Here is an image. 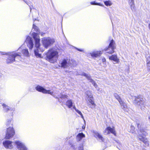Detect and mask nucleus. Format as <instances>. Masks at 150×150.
Here are the masks:
<instances>
[{"instance_id": "obj_1", "label": "nucleus", "mask_w": 150, "mask_h": 150, "mask_svg": "<svg viewBox=\"0 0 150 150\" xmlns=\"http://www.w3.org/2000/svg\"><path fill=\"white\" fill-rule=\"evenodd\" d=\"M59 49L52 47L46 53V59L51 63L55 62L59 57Z\"/></svg>"}, {"instance_id": "obj_2", "label": "nucleus", "mask_w": 150, "mask_h": 150, "mask_svg": "<svg viewBox=\"0 0 150 150\" xmlns=\"http://www.w3.org/2000/svg\"><path fill=\"white\" fill-rule=\"evenodd\" d=\"M33 38L35 40V47L36 49L34 50V53L35 55L37 57H41V55L39 53V50H40L41 52H43L44 50V49H40L39 48L40 46V39L37 33L33 32L32 34Z\"/></svg>"}, {"instance_id": "obj_3", "label": "nucleus", "mask_w": 150, "mask_h": 150, "mask_svg": "<svg viewBox=\"0 0 150 150\" xmlns=\"http://www.w3.org/2000/svg\"><path fill=\"white\" fill-rule=\"evenodd\" d=\"M55 42L54 39L49 37H45L42 38V44L43 46L46 49L52 45Z\"/></svg>"}, {"instance_id": "obj_4", "label": "nucleus", "mask_w": 150, "mask_h": 150, "mask_svg": "<svg viewBox=\"0 0 150 150\" xmlns=\"http://www.w3.org/2000/svg\"><path fill=\"white\" fill-rule=\"evenodd\" d=\"M76 63V62L74 61H73L68 59H64L61 61V67L64 68H66L70 66H74L75 65Z\"/></svg>"}, {"instance_id": "obj_5", "label": "nucleus", "mask_w": 150, "mask_h": 150, "mask_svg": "<svg viewBox=\"0 0 150 150\" xmlns=\"http://www.w3.org/2000/svg\"><path fill=\"white\" fill-rule=\"evenodd\" d=\"M134 102L137 103V105L141 108L144 107L146 105V101L145 99L141 96L135 97Z\"/></svg>"}, {"instance_id": "obj_6", "label": "nucleus", "mask_w": 150, "mask_h": 150, "mask_svg": "<svg viewBox=\"0 0 150 150\" xmlns=\"http://www.w3.org/2000/svg\"><path fill=\"white\" fill-rule=\"evenodd\" d=\"M21 57V54L17 53L14 52H12L8 56V57L7 60V62L8 63H11L15 61V58L18 57L20 59Z\"/></svg>"}, {"instance_id": "obj_7", "label": "nucleus", "mask_w": 150, "mask_h": 150, "mask_svg": "<svg viewBox=\"0 0 150 150\" xmlns=\"http://www.w3.org/2000/svg\"><path fill=\"white\" fill-rule=\"evenodd\" d=\"M15 144L18 150H29L25 144L20 141H15Z\"/></svg>"}, {"instance_id": "obj_8", "label": "nucleus", "mask_w": 150, "mask_h": 150, "mask_svg": "<svg viewBox=\"0 0 150 150\" xmlns=\"http://www.w3.org/2000/svg\"><path fill=\"white\" fill-rule=\"evenodd\" d=\"M115 43L113 40L111 41L108 47L105 49V51H107V53L110 54H112L114 51V49L115 48Z\"/></svg>"}, {"instance_id": "obj_9", "label": "nucleus", "mask_w": 150, "mask_h": 150, "mask_svg": "<svg viewBox=\"0 0 150 150\" xmlns=\"http://www.w3.org/2000/svg\"><path fill=\"white\" fill-rule=\"evenodd\" d=\"M76 75H81L86 77L96 88L97 87L98 85L97 84L95 81L91 79L90 74H86L83 72H80L79 74H77Z\"/></svg>"}, {"instance_id": "obj_10", "label": "nucleus", "mask_w": 150, "mask_h": 150, "mask_svg": "<svg viewBox=\"0 0 150 150\" xmlns=\"http://www.w3.org/2000/svg\"><path fill=\"white\" fill-rule=\"evenodd\" d=\"M15 133L13 127H10L7 129L5 138L6 139H9L13 136Z\"/></svg>"}, {"instance_id": "obj_11", "label": "nucleus", "mask_w": 150, "mask_h": 150, "mask_svg": "<svg viewBox=\"0 0 150 150\" xmlns=\"http://www.w3.org/2000/svg\"><path fill=\"white\" fill-rule=\"evenodd\" d=\"M4 146L6 149H11L15 146V141L12 142L10 140H6L3 143Z\"/></svg>"}, {"instance_id": "obj_12", "label": "nucleus", "mask_w": 150, "mask_h": 150, "mask_svg": "<svg viewBox=\"0 0 150 150\" xmlns=\"http://www.w3.org/2000/svg\"><path fill=\"white\" fill-rule=\"evenodd\" d=\"M35 88L37 91L42 92L44 93H47L50 94L53 96H54L53 94V93L52 91H51L50 90H47L40 86H37Z\"/></svg>"}, {"instance_id": "obj_13", "label": "nucleus", "mask_w": 150, "mask_h": 150, "mask_svg": "<svg viewBox=\"0 0 150 150\" xmlns=\"http://www.w3.org/2000/svg\"><path fill=\"white\" fill-rule=\"evenodd\" d=\"M88 100L93 106H95L96 104L93 99V97L91 92L90 91H87L86 93Z\"/></svg>"}, {"instance_id": "obj_14", "label": "nucleus", "mask_w": 150, "mask_h": 150, "mask_svg": "<svg viewBox=\"0 0 150 150\" xmlns=\"http://www.w3.org/2000/svg\"><path fill=\"white\" fill-rule=\"evenodd\" d=\"M25 43L27 44L30 49H32L34 45L32 38L28 36L25 41Z\"/></svg>"}, {"instance_id": "obj_15", "label": "nucleus", "mask_w": 150, "mask_h": 150, "mask_svg": "<svg viewBox=\"0 0 150 150\" xmlns=\"http://www.w3.org/2000/svg\"><path fill=\"white\" fill-rule=\"evenodd\" d=\"M104 133L106 134H109L110 133L114 134L116 136V133L115 130V128L114 127H107L106 129L104 131Z\"/></svg>"}, {"instance_id": "obj_16", "label": "nucleus", "mask_w": 150, "mask_h": 150, "mask_svg": "<svg viewBox=\"0 0 150 150\" xmlns=\"http://www.w3.org/2000/svg\"><path fill=\"white\" fill-rule=\"evenodd\" d=\"M137 125L138 128H140V132L141 133V134L139 133V135L138 136L139 137H140V136H141V135H142L144 136H146L148 135V133L146 132V130L143 129H141V125H140V124L139 123V122H137Z\"/></svg>"}, {"instance_id": "obj_17", "label": "nucleus", "mask_w": 150, "mask_h": 150, "mask_svg": "<svg viewBox=\"0 0 150 150\" xmlns=\"http://www.w3.org/2000/svg\"><path fill=\"white\" fill-rule=\"evenodd\" d=\"M109 59L110 60H113L117 63H118L119 62V59L117 58L116 54H113L109 56Z\"/></svg>"}, {"instance_id": "obj_18", "label": "nucleus", "mask_w": 150, "mask_h": 150, "mask_svg": "<svg viewBox=\"0 0 150 150\" xmlns=\"http://www.w3.org/2000/svg\"><path fill=\"white\" fill-rule=\"evenodd\" d=\"M93 134L94 137L97 139H98L100 140L102 142L104 141V139L103 137L100 134V133L96 131H94L93 132Z\"/></svg>"}, {"instance_id": "obj_19", "label": "nucleus", "mask_w": 150, "mask_h": 150, "mask_svg": "<svg viewBox=\"0 0 150 150\" xmlns=\"http://www.w3.org/2000/svg\"><path fill=\"white\" fill-rule=\"evenodd\" d=\"M122 108L123 109V110L126 112H128L129 110V109L128 108L126 104L122 100L119 103Z\"/></svg>"}, {"instance_id": "obj_20", "label": "nucleus", "mask_w": 150, "mask_h": 150, "mask_svg": "<svg viewBox=\"0 0 150 150\" xmlns=\"http://www.w3.org/2000/svg\"><path fill=\"white\" fill-rule=\"evenodd\" d=\"M146 64L147 68L150 70V55L149 54L146 56Z\"/></svg>"}, {"instance_id": "obj_21", "label": "nucleus", "mask_w": 150, "mask_h": 150, "mask_svg": "<svg viewBox=\"0 0 150 150\" xmlns=\"http://www.w3.org/2000/svg\"><path fill=\"white\" fill-rule=\"evenodd\" d=\"M139 139L141 141H142L146 145L148 146L149 143L148 139L145 137H144L142 136L138 137Z\"/></svg>"}, {"instance_id": "obj_22", "label": "nucleus", "mask_w": 150, "mask_h": 150, "mask_svg": "<svg viewBox=\"0 0 150 150\" xmlns=\"http://www.w3.org/2000/svg\"><path fill=\"white\" fill-rule=\"evenodd\" d=\"M102 54V52L101 51L94 52L90 53L91 56L93 57H97L100 55Z\"/></svg>"}, {"instance_id": "obj_23", "label": "nucleus", "mask_w": 150, "mask_h": 150, "mask_svg": "<svg viewBox=\"0 0 150 150\" xmlns=\"http://www.w3.org/2000/svg\"><path fill=\"white\" fill-rule=\"evenodd\" d=\"M85 137V135L82 133H79L76 136V139L77 141H79Z\"/></svg>"}, {"instance_id": "obj_24", "label": "nucleus", "mask_w": 150, "mask_h": 150, "mask_svg": "<svg viewBox=\"0 0 150 150\" xmlns=\"http://www.w3.org/2000/svg\"><path fill=\"white\" fill-rule=\"evenodd\" d=\"M128 3L132 10L134 9V0H128Z\"/></svg>"}, {"instance_id": "obj_25", "label": "nucleus", "mask_w": 150, "mask_h": 150, "mask_svg": "<svg viewBox=\"0 0 150 150\" xmlns=\"http://www.w3.org/2000/svg\"><path fill=\"white\" fill-rule=\"evenodd\" d=\"M73 104L71 100H68L66 102V105L69 108H71L72 107Z\"/></svg>"}, {"instance_id": "obj_26", "label": "nucleus", "mask_w": 150, "mask_h": 150, "mask_svg": "<svg viewBox=\"0 0 150 150\" xmlns=\"http://www.w3.org/2000/svg\"><path fill=\"white\" fill-rule=\"evenodd\" d=\"M103 2L105 5L107 6H110L112 4L111 1L110 0L104 1Z\"/></svg>"}, {"instance_id": "obj_27", "label": "nucleus", "mask_w": 150, "mask_h": 150, "mask_svg": "<svg viewBox=\"0 0 150 150\" xmlns=\"http://www.w3.org/2000/svg\"><path fill=\"white\" fill-rule=\"evenodd\" d=\"M134 127L133 126L131 125L128 129V131L129 132L133 133L134 132Z\"/></svg>"}, {"instance_id": "obj_28", "label": "nucleus", "mask_w": 150, "mask_h": 150, "mask_svg": "<svg viewBox=\"0 0 150 150\" xmlns=\"http://www.w3.org/2000/svg\"><path fill=\"white\" fill-rule=\"evenodd\" d=\"M114 96L116 99L117 100L119 103L120 102L122 101V100L120 98V96L117 93H115L114 94Z\"/></svg>"}, {"instance_id": "obj_29", "label": "nucleus", "mask_w": 150, "mask_h": 150, "mask_svg": "<svg viewBox=\"0 0 150 150\" xmlns=\"http://www.w3.org/2000/svg\"><path fill=\"white\" fill-rule=\"evenodd\" d=\"M22 53L25 56H28L29 55V53L27 49L23 50L22 51Z\"/></svg>"}, {"instance_id": "obj_30", "label": "nucleus", "mask_w": 150, "mask_h": 150, "mask_svg": "<svg viewBox=\"0 0 150 150\" xmlns=\"http://www.w3.org/2000/svg\"><path fill=\"white\" fill-rule=\"evenodd\" d=\"M33 29L35 31H36V32H39V29L37 27V26H36L34 24L33 25V28L32 30H33Z\"/></svg>"}, {"instance_id": "obj_31", "label": "nucleus", "mask_w": 150, "mask_h": 150, "mask_svg": "<svg viewBox=\"0 0 150 150\" xmlns=\"http://www.w3.org/2000/svg\"><path fill=\"white\" fill-rule=\"evenodd\" d=\"M3 108H4V109L6 111L11 110V108H9V107L8 106L6 105L5 104H3Z\"/></svg>"}, {"instance_id": "obj_32", "label": "nucleus", "mask_w": 150, "mask_h": 150, "mask_svg": "<svg viewBox=\"0 0 150 150\" xmlns=\"http://www.w3.org/2000/svg\"><path fill=\"white\" fill-rule=\"evenodd\" d=\"M91 5H97L100 6H104L103 5L101 4L100 3H96L95 1H93L91 2Z\"/></svg>"}, {"instance_id": "obj_33", "label": "nucleus", "mask_w": 150, "mask_h": 150, "mask_svg": "<svg viewBox=\"0 0 150 150\" xmlns=\"http://www.w3.org/2000/svg\"><path fill=\"white\" fill-rule=\"evenodd\" d=\"M61 95L60 97L62 98H67L68 97V95L65 94H62Z\"/></svg>"}, {"instance_id": "obj_34", "label": "nucleus", "mask_w": 150, "mask_h": 150, "mask_svg": "<svg viewBox=\"0 0 150 150\" xmlns=\"http://www.w3.org/2000/svg\"><path fill=\"white\" fill-rule=\"evenodd\" d=\"M76 112L81 115V117L83 119H84L82 113L79 110H76Z\"/></svg>"}, {"instance_id": "obj_35", "label": "nucleus", "mask_w": 150, "mask_h": 150, "mask_svg": "<svg viewBox=\"0 0 150 150\" xmlns=\"http://www.w3.org/2000/svg\"><path fill=\"white\" fill-rule=\"evenodd\" d=\"M11 120H8L6 123V125H10V124H11Z\"/></svg>"}, {"instance_id": "obj_36", "label": "nucleus", "mask_w": 150, "mask_h": 150, "mask_svg": "<svg viewBox=\"0 0 150 150\" xmlns=\"http://www.w3.org/2000/svg\"><path fill=\"white\" fill-rule=\"evenodd\" d=\"M102 66L104 67H106L107 66V64L106 62H103L102 64Z\"/></svg>"}, {"instance_id": "obj_37", "label": "nucleus", "mask_w": 150, "mask_h": 150, "mask_svg": "<svg viewBox=\"0 0 150 150\" xmlns=\"http://www.w3.org/2000/svg\"><path fill=\"white\" fill-rule=\"evenodd\" d=\"M102 61L103 63V62H106V59L105 58H102Z\"/></svg>"}, {"instance_id": "obj_38", "label": "nucleus", "mask_w": 150, "mask_h": 150, "mask_svg": "<svg viewBox=\"0 0 150 150\" xmlns=\"http://www.w3.org/2000/svg\"><path fill=\"white\" fill-rule=\"evenodd\" d=\"M78 149L79 150H83V146L79 147H78Z\"/></svg>"}, {"instance_id": "obj_39", "label": "nucleus", "mask_w": 150, "mask_h": 150, "mask_svg": "<svg viewBox=\"0 0 150 150\" xmlns=\"http://www.w3.org/2000/svg\"><path fill=\"white\" fill-rule=\"evenodd\" d=\"M75 147H76L75 145L73 144L71 146V148L72 149H75Z\"/></svg>"}, {"instance_id": "obj_40", "label": "nucleus", "mask_w": 150, "mask_h": 150, "mask_svg": "<svg viewBox=\"0 0 150 150\" xmlns=\"http://www.w3.org/2000/svg\"><path fill=\"white\" fill-rule=\"evenodd\" d=\"M76 49L78 51H80V52H83V49H80L77 48Z\"/></svg>"}, {"instance_id": "obj_41", "label": "nucleus", "mask_w": 150, "mask_h": 150, "mask_svg": "<svg viewBox=\"0 0 150 150\" xmlns=\"http://www.w3.org/2000/svg\"><path fill=\"white\" fill-rule=\"evenodd\" d=\"M73 107V108L75 109V111H76V110H77L78 109H76V107L75 106V105H73L72 106Z\"/></svg>"}, {"instance_id": "obj_42", "label": "nucleus", "mask_w": 150, "mask_h": 150, "mask_svg": "<svg viewBox=\"0 0 150 150\" xmlns=\"http://www.w3.org/2000/svg\"><path fill=\"white\" fill-rule=\"evenodd\" d=\"M85 125H83L82 127V129H85Z\"/></svg>"}, {"instance_id": "obj_43", "label": "nucleus", "mask_w": 150, "mask_h": 150, "mask_svg": "<svg viewBox=\"0 0 150 150\" xmlns=\"http://www.w3.org/2000/svg\"><path fill=\"white\" fill-rule=\"evenodd\" d=\"M43 34H44V33H41V34L42 36Z\"/></svg>"}, {"instance_id": "obj_44", "label": "nucleus", "mask_w": 150, "mask_h": 150, "mask_svg": "<svg viewBox=\"0 0 150 150\" xmlns=\"http://www.w3.org/2000/svg\"><path fill=\"white\" fill-rule=\"evenodd\" d=\"M149 119L150 120V116L148 117Z\"/></svg>"}, {"instance_id": "obj_45", "label": "nucleus", "mask_w": 150, "mask_h": 150, "mask_svg": "<svg viewBox=\"0 0 150 150\" xmlns=\"http://www.w3.org/2000/svg\"><path fill=\"white\" fill-rule=\"evenodd\" d=\"M24 0V1H25V3H26L27 4H28V3L27 2H25V0Z\"/></svg>"}, {"instance_id": "obj_46", "label": "nucleus", "mask_w": 150, "mask_h": 150, "mask_svg": "<svg viewBox=\"0 0 150 150\" xmlns=\"http://www.w3.org/2000/svg\"><path fill=\"white\" fill-rule=\"evenodd\" d=\"M1 75L0 74V78L1 77Z\"/></svg>"}, {"instance_id": "obj_47", "label": "nucleus", "mask_w": 150, "mask_h": 150, "mask_svg": "<svg viewBox=\"0 0 150 150\" xmlns=\"http://www.w3.org/2000/svg\"><path fill=\"white\" fill-rule=\"evenodd\" d=\"M97 91H99V90H98H98H97Z\"/></svg>"}, {"instance_id": "obj_48", "label": "nucleus", "mask_w": 150, "mask_h": 150, "mask_svg": "<svg viewBox=\"0 0 150 150\" xmlns=\"http://www.w3.org/2000/svg\"><path fill=\"white\" fill-rule=\"evenodd\" d=\"M21 49V48H19V49Z\"/></svg>"}]
</instances>
